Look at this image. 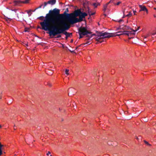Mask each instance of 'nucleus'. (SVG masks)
I'll use <instances>...</instances> for the list:
<instances>
[{
  "mask_svg": "<svg viewBox=\"0 0 156 156\" xmlns=\"http://www.w3.org/2000/svg\"><path fill=\"white\" fill-rule=\"evenodd\" d=\"M43 28L45 31H48L50 36H55L68 30L70 27V24L53 16L47 18L44 23Z\"/></svg>",
  "mask_w": 156,
  "mask_h": 156,
  "instance_id": "obj_1",
  "label": "nucleus"
},
{
  "mask_svg": "<svg viewBox=\"0 0 156 156\" xmlns=\"http://www.w3.org/2000/svg\"><path fill=\"white\" fill-rule=\"evenodd\" d=\"M69 12L68 8H67L66 11L62 14H60V10L55 8L53 9L52 11H50V14L52 15V16L58 18L63 21H66L67 23H69L70 16L68 15L70 13H67L66 12Z\"/></svg>",
  "mask_w": 156,
  "mask_h": 156,
  "instance_id": "obj_2",
  "label": "nucleus"
},
{
  "mask_svg": "<svg viewBox=\"0 0 156 156\" xmlns=\"http://www.w3.org/2000/svg\"><path fill=\"white\" fill-rule=\"evenodd\" d=\"M81 13V9H78L75 10L73 13L68 14V15H70L71 16L69 24H73L75 23L76 19H77L76 17L79 16Z\"/></svg>",
  "mask_w": 156,
  "mask_h": 156,
  "instance_id": "obj_3",
  "label": "nucleus"
},
{
  "mask_svg": "<svg viewBox=\"0 0 156 156\" xmlns=\"http://www.w3.org/2000/svg\"><path fill=\"white\" fill-rule=\"evenodd\" d=\"M52 11V10H50L49 11L48 13L46 14V16L45 17H44L43 16H41L38 18V19H39L43 21L42 22H41L40 23V24L41 26V28L39 26V27H38V28L41 29L42 30H44V29L43 28V27H44V26H43V25L44 26L43 24L45 22V20H46V19L47 18H49V17H51H51L52 16V15H51V14H50V11Z\"/></svg>",
  "mask_w": 156,
  "mask_h": 156,
  "instance_id": "obj_4",
  "label": "nucleus"
},
{
  "mask_svg": "<svg viewBox=\"0 0 156 156\" xmlns=\"http://www.w3.org/2000/svg\"><path fill=\"white\" fill-rule=\"evenodd\" d=\"M78 33H80L82 34L83 36H85L88 34H91L92 32L89 31L87 30V27H80L78 29Z\"/></svg>",
  "mask_w": 156,
  "mask_h": 156,
  "instance_id": "obj_5",
  "label": "nucleus"
},
{
  "mask_svg": "<svg viewBox=\"0 0 156 156\" xmlns=\"http://www.w3.org/2000/svg\"><path fill=\"white\" fill-rule=\"evenodd\" d=\"M87 15V13L85 12H81V13L79 16V19H76V21L75 22V23L83 21V19L85 18V16Z\"/></svg>",
  "mask_w": 156,
  "mask_h": 156,
  "instance_id": "obj_6",
  "label": "nucleus"
},
{
  "mask_svg": "<svg viewBox=\"0 0 156 156\" xmlns=\"http://www.w3.org/2000/svg\"><path fill=\"white\" fill-rule=\"evenodd\" d=\"M115 34L114 33H108L106 32L103 33L102 38H110L111 37H115Z\"/></svg>",
  "mask_w": 156,
  "mask_h": 156,
  "instance_id": "obj_7",
  "label": "nucleus"
},
{
  "mask_svg": "<svg viewBox=\"0 0 156 156\" xmlns=\"http://www.w3.org/2000/svg\"><path fill=\"white\" fill-rule=\"evenodd\" d=\"M122 26H120L119 27V28H118V29H123V31H126V30H129V29H130L131 30H132L133 32H135L137 31L139 29V27H138V29L137 30H133V29H131L129 27L127 26H124V27H121Z\"/></svg>",
  "mask_w": 156,
  "mask_h": 156,
  "instance_id": "obj_8",
  "label": "nucleus"
},
{
  "mask_svg": "<svg viewBox=\"0 0 156 156\" xmlns=\"http://www.w3.org/2000/svg\"><path fill=\"white\" fill-rule=\"evenodd\" d=\"M14 6H20V4L22 3V1L20 0H14L13 2Z\"/></svg>",
  "mask_w": 156,
  "mask_h": 156,
  "instance_id": "obj_9",
  "label": "nucleus"
},
{
  "mask_svg": "<svg viewBox=\"0 0 156 156\" xmlns=\"http://www.w3.org/2000/svg\"><path fill=\"white\" fill-rule=\"evenodd\" d=\"M23 12H20L19 13L17 14V16L18 19V21H20V20L23 19Z\"/></svg>",
  "mask_w": 156,
  "mask_h": 156,
  "instance_id": "obj_10",
  "label": "nucleus"
},
{
  "mask_svg": "<svg viewBox=\"0 0 156 156\" xmlns=\"http://www.w3.org/2000/svg\"><path fill=\"white\" fill-rule=\"evenodd\" d=\"M135 32L132 33V31H123V35H127L129 36L130 34H135Z\"/></svg>",
  "mask_w": 156,
  "mask_h": 156,
  "instance_id": "obj_11",
  "label": "nucleus"
},
{
  "mask_svg": "<svg viewBox=\"0 0 156 156\" xmlns=\"http://www.w3.org/2000/svg\"><path fill=\"white\" fill-rule=\"evenodd\" d=\"M139 7L141 9L140 10V11H146L147 13H148V10L145 6H142L141 5H139Z\"/></svg>",
  "mask_w": 156,
  "mask_h": 156,
  "instance_id": "obj_12",
  "label": "nucleus"
},
{
  "mask_svg": "<svg viewBox=\"0 0 156 156\" xmlns=\"http://www.w3.org/2000/svg\"><path fill=\"white\" fill-rule=\"evenodd\" d=\"M56 2V0H49L48 1V3L51 5H55Z\"/></svg>",
  "mask_w": 156,
  "mask_h": 156,
  "instance_id": "obj_13",
  "label": "nucleus"
},
{
  "mask_svg": "<svg viewBox=\"0 0 156 156\" xmlns=\"http://www.w3.org/2000/svg\"><path fill=\"white\" fill-rule=\"evenodd\" d=\"M102 34H103V32H99L98 31L96 32V34H95V35H96L98 36L97 37H102Z\"/></svg>",
  "mask_w": 156,
  "mask_h": 156,
  "instance_id": "obj_14",
  "label": "nucleus"
},
{
  "mask_svg": "<svg viewBox=\"0 0 156 156\" xmlns=\"http://www.w3.org/2000/svg\"><path fill=\"white\" fill-rule=\"evenodd\" d=\"M89 3V2L85 1V2H83V4L84 8H85L86 7H87V6H88Z\"/></svg>",
  "mask_w": 156,
  "mask_h": 156,
  "instance_id": "obj_15",
  "label": "nucleus"
},
{
  "mask_svg": "<svg viewBox=\"0 0 156 156\" xmlns=\"http://www.w3.org/2000/svg\"><path fill=\"white\" fill-rule=\"evenodd\" d=\"M95 35V34H92V35H91L90 36L87 35L85 37V40H91V38H92V36H93Z\"/></svg>",
  "mask_w": 156,
  "mask_h": 156,
  "instance_id": "obj_16",
  "label": "nucleus"
},
{
  "mask_svg": "<svg viewBox=\"0 0 156 156\" xmlns=\"http://www.w3.org/2000/svg\"><path fill=\"white\" fill-rule=\"evenodd\" d=\"M92 5L94 7V8H97L98 6L100 5V3L97 2L94 3L92 4Z\"/></svg>",
  "mask_w": 156,
  "mask_h": 156,
  "instance_id": "obj_17",
  "label": "nucleus"
},
{
  "mask_svg": "<svg viewBox=\"0 0 156 156\" xmlns=\"http://www.w3.org/2000/svg\"><path fill=\"white\" fill-rule=\"evenodd\" d=\"M115 33V36H119L121 35H123V31H119L118 32H116V33Z\"/></svg>",
  "mask_w": 156,
  "mask_h": 156,
  "instance_id": "obj_18",
  "label": "nucleus"
},
{
  "mask_svg": "<svg viewBox=\"0 0 156 156\" xmlns=\"http://www.w3.org/2000/svg\"><path fill=\"white\" fill-rule=\"evenodd\" d=\"M102 39V37H97L96 38V40L97 41V42H98L97 43H98V42H99L100 43H102L103 42V41H100V39Z\"/></svg>",
  "mask_w": 156,
  "mask_h": 156,
  "instance_id": "obj_19",
  "label": "nucleus"
},
{
  "mask_svg": "<svg viewBox=\"0 0 156 156\" xmlns=\"http://www.w3.org/2000/svg\"><path fill=\"white\" fill-rule=\"evenodd\" d=\"M85 11L86 12H87L88 13L91 12V11H90V9L88 6H87V7H86V8H85Z\"/></svg>",
  "mask_w": 156,
  "mask_h": 156,
  "instance_id": "obj_20",
  "label": "nucleus"
},
{
  "mask_svg": "<svg viewBox=\"0 0 156 156\" xmlns=\"http://www.w3.org/2000/svg\"><path fill=\"white\" fill-rule=\"evenodd\" d=\"M5 19L6 21L8 23L10 21H11L12 19L11 18H8V17H5Z\"/></svg>",
  "mask_w": 156,
  "mask_h": 156,
  "instance_id": "obj_21",
  "label": "nucleus"
},
{
  "mask_svg": "<svg viewBox=\"0 0 156 156\" xmlns=\"http://www.w3.org/2000/svg\"><path fill=\"white\" fill-rule=\"evenodd\" d=\"M107 6H108L107 5L105 4L104 5H103L104 9H103V10L104 12H105L106 11L107 9Z\"/></svg>",
  "mask_w": 156,
  "mask_h": 156,
  "instance_id": "obj_22",
  "label": "nucleus"
},
{
  "mask_svg": "<svg viewBox=\"0 0 156 156\" xmlns=\"http://www.w3.org/2000/svg\"><path fill=\"white\" fill-rule=\"evenodd\" d=\"M72 33H69V34L67 35L66 37V39H67L68 37H71V36H72Z\"/></svg>",
  "mask_w": 156,
  "mask_h": 156,
  "instance_id": "obj_23",
  "label": "nucleus"
},
{
  "mask_svg": "<svg viewBox=\"0 0 156 156\" xmlns=\"http://www.w3.org/2000/svg\"><path fill=\"white\" fill-rule=\"evenodd\" d=\"M48 4V2H44L43 4V9H44Z\"/></svg>",
  "mask_w": 156,
  "mask_h": 156,
  "instance_id": "obj_24",
  "label": "nucleus"
},
{
  "mask_svg": "<svg viewBox=\"0 0 156 156\" xmlns=\"http://www.w3.org/2000/svg\"><path fill=\"white\" fill-rule=\"evenodd\" d=\"M30 1V0H25L24 1H22V3L23 4H27L29 3V1Z\"/></svg>",
  "mask_w": 156,
  "mask_h": 156,
  "instance_id": "obj_25",
  "label": "nucleus"
},
{
  "mask_svg": "<svg viewBox=\"0 0 156 156\" xmlns=\"http://www.w3.org/2000/svg\"><path fill=\"white\" fill-rule=\"evenodd\" d=\"M132 16V14L131 13V12H129V14L126 15V16L127 17H130Z\"/></svg>",
  "mask_w": 156,
  "mask_h": 156,
  "instance_id": "obj_26",
  "label": "nucleus"
},
{
  "mask_svg": "<svg viewBox=\"0 0 156 156\" xmlns=\"http://www.w3.org/2000/svg\"><path fill=\"white\" fill-rule=\"evenodd\" d=\"M43 6V4L42 3V4H41L37 8H36L35 10H36V9H40L42 7V6Z\"/></svg>",
  "mask_w": 156,
  "mask_h": 156,
  "instance_id": "obj_27",
  "label": "nucleus"
},
{
  "mask_svg": "<svg viewBox=\"0 0 156 156\" xmlns=\"http://www.w3.org/2000/svg\"><path fill=\"white\" fill-rule=\"evenodd\" d=\"M69 33H68L66 31H64L63 33H62V34H63L65 35L66 36L67 35L69 34Z\"/></svg>",
  "mask_w": 156,
  "mask_h": 156,
  "instance_id": "obj_28",
  "label": "nucleus"
},
{
  "mask_svg": "<svg viewBox=\"0 0 156 156\" xmlns=\"http://www.w3.org/2000/svg\"><path fill=\"white\" fill-rule=\"evenodd\" d=\"M69 70L68 69H66L65 70V73L66 74L68 75H69Z\"/></svg>",
  "mask_w": 156,
  "mask_h": 156,
  "instance_id": "obj_29",
  "label": "nucleus"
},
{
  "mask_svg": "<svg viewBox=\"0 0 156 156\" xmlns=\"http://www.w3.org/2000/svg\"><path fill=\"white\" fill-rule=\"evenodd\" d=\"M79 34V35L80 37H79V39H80L81 38H82L83 37V35L82 34L80 33H78Z\"/></svg>",
  "mask_w": 156,
  "mask_h": 156,
  "instance_id": "obj_30",
  "label": "nucleus"
},
{
  "mask_svg": "<svg viewBox=\"0 0 156 156\" xmlns=\"http://www.w3.org/2000/svg\"><path fill=\"white\" fill-rule=\"evenodd\" d=\"M121 3V2H118L117 3H114V4L115 5H119Z\"/></svg>",
  "mask_w": 156,
  "mask_h": 156,
  "instance_id": "obj_31",
  "label": "nucleus"
},
{
  "mask_svg": "<svg viewBox=\"0 0 156 156\" xmlns=\"http://www.w3.org/2000/svg\"><path fill=\"white\" fill-rule=\"evenodd\" d=\"M72 105H73L72 106H71V107L73 106V107H76L77 106L76 105V104L74 103L73 104H72Z\"/></svg>",
  "mask_w": 156,
  "mask_h": 156,
  "instance_id": "obj_32",
  "label": "nucleus"
},
{
  "mask_svg": "<svg viewBox=\"0 0 156 156\" xmlns=\"http://www.w3.org/2000/svg\"><path fill=\"white\" fill-rule=\"evenodd\" d=\"M90 16H92L94 15L95 14V12L92 13L91 12L89 13Z\"/></svg>",
  "mask_w": 156,
  "mask_h": 156,
  "instance_id": "obj_33",
  "label": "nucleus"
},
{
  "mask_svg": "<svg viewBox=\"0 0 156 156\" xmlns=\"http://www.w3.org/2000/svg\"><path fill=\"white\" fill-rule=\"evenodd\" d=\"M124 12H125V10H124L123 11V16L122 17V18H125L126 17V15H124Z\"/></svg>",
  "mask_w": 156,
  "mask_h": 156,
  "instance_id": "obj_34",
  "label": "nucleus"
},
{
  "mask_svg": "<svg viewBox=\"0 0 156 156\" xmlns=\"http://www.w3.org/2000/svg\"><path fill=\"white\" fill-rule=\"evenodd\" d=\"M136 139L137 140H138L140 139H141V136H139V137H136Z\"/></svg>",
  "mask_w": 156,
  "mask_h": 156,
  "instance_id": "obj_35",
  "label": "nucleus"
},
{
  "mask_svg": "<svg viewBox=\"0 0 156 156\" xmlns=\"http://www.w3.org/2000/svg\"><path fill=\"white\" fill-rule=\"evenodd\" d=\"M144 143L147 145H148V146L150 145V144H149V143L147 142L146 141H144Z\"/></svg>",
  "mask_w": 156,
  "mask_h": 156,
  "instance_id": "obj_36",
  "label": "nucleus"
},
{
  "mask_svg": "<svg viewBox=\"0 0 156 156\" xmlns=\"http://www.w3.org/2000/svg\"><path fill=\"white\" fill-rule=\"evenodd\" d=\"M115 21H116V22H122V21H123V20H122V19H120V20H115Z\"/></svg>",
  "mask_w": 156,
  "mask_h": 156,
  "instance_id": "obj_37",
  "label": "nucleus"
},
{
  "mask_svg": "<svg viewBox=\"0 0 156 156\" xmlns=\"http://www.w3.org/2000/svg\"><path fill=\"white\" fill-rule=\"evenodd\" d=\"M11 10L12 11H13L14 12H16V11L18 10L17 9H11Z\"/></svg>",
  "mask_w": 156,
  "mask_h": 156,
  "instance_id": "obj_38",
  "label": "nucleus"
},
{
  "mask_svg": "<svg viewBox=\"0 0 156 156\" xmlns=\"http://www.w3.org/2000/svg\"><path fill=\"white\" fill-rule=\"evenodd\" d=\"M57 35V36L56 37V38H59L61 37V35H60L59 34H58Z\"/></svg>",
  "mask_w": 156,
  "mask_h": 156,
  "instance_id": "obj_39",
  "label": "nucleus"
},
{
  "mask_svg": "<svg viewBox=\"0 0 156 156\" xmlns=\"http://www.w3.org/2000/svg\"><path fill=\"white\" fill-rule=\"evenodd\" d=\"M28 30H29V29H28V28H25V29L24 31H25V32H28Z\"/></svg>",
  "mask_w": 156,
  "mask_h": 156,
  "instance_id": "obj_40",
  "label": "nucleus"
},
{
  "mask_svg": "<svg viewBox=\"0 0 156 156\" xmlns=\"http://www.w3.org/2000/svg\"><path fill=\"white\" fill-rule=\"evenodd\" d=\"M115 0H110V2H111V3H114V1Z\"/></svg>",
  "mask_w": 156,
  "mask_h": 156,
  "instance_id": "obj_41",
  "label": "nucleus"
},
{
  "mask_svg": "<svg viewBox=\"0 0 156 156\" xmlns=\"http://www.w3.org/2000/svg\"><path fill=\"white\" fill-rule=\"evenodd\" d=\"M50 154H51V152L50 151H48L47 154V155H48Z\"/></svg>",
  "mask_w": 156,
  "mask_h": 156,
  "instance_id": "obj_42",
  "label": "nucleus"
},
{
  "mask_svg": "<svg viewBox=\"0 0 156 156\" xmlns=\"http://www.w3.org/2000/svg\"><path fill=\"white\" fill-rule=\"evenodd\" d=\"M133 12L134 15H136V14H135V13L136 12V11L133 10Z\"/></svg>",
  "mask_w": 156,
  "mask_h": 156,
  "instance_id": "obj_43",
  "label": "nucleus"
},
{
  "mask_svg": "<svg viewBox=\"0 0 156 156\" xmlns=\"http://www.w3.org/2000/svg\"><path fill=\"white\" fill-rule=\"evenodd\" d=\"M89 43H90L89 41H87L86 43H84V44H87Z\"/></svg>",
  "mask_w": 156,
  "mask_h": 156,
  "instance_id": "obj_44",
  "label": "nucleus"
},
{
  "mask_svg": "<svg viewBox=\"0 0 156 156\" xmlns=\"http://www.w3.org/2000/svg\"><path fill=\"white\" fill-rule=\"evenodd\" d=\"M110 3H111V2H110V1L108 2V3H107L106 4H105V5H107L108 6V4Z\"/></svg>",
  "mask_w": 156,
  "mask_h": 156,
  "instance_id": "obj_45",
  "label": "nucleus"
},
{
  "mask_svg": "<svg viewBox=\"0 0 156 156\" xmlns=\"http://www.w3.org/2000/svg\"><path fill=\"white\" fill-rule=\"evenodd\" d=\"M70 89L72 90L71 91L73 92L75 90V89L73 88H71Z\"/></svg>",
  "mask_w": 156,
  "mask_h": 156,
  "instance_id": "obj_46",
  "label": "nucleus"
},
{
  "mask_svg": "<svg viewBox=\"0 0 156 156\" xmlns=\"http://www.w3.org/2000/svg\"><path fill=\"white\" fill-rule=\"evenodd\" d=\"M156 34V32H155V33H153L152 34V35H155Z\"/></svg>",
  "mask_w": 156,
  "mask_h": 156,
  "instance_id": "obj_47",
  "label": "nucleus"
},
{
  "mask_svg": "<svg viewBox=\"0 0 156 156\" xmlns=\"http://www.w3.org/2000/svg\"><path fill=\"white\" fill-rule=\"evenodd\" d=\"M14 130H16V126H15V125H14Z\"/></svg>",
  "mask_w": 156,
  "mask_h": 156,
  "instance_id": "obj_48",
  "label": "nucleus"
},
{
  "mask_svg": "<svg viewBox=\"0 0 156 156\" xmlns=\"http://www.w3.org/2000/svg\"><path fill=\"white\" fill-rule=\"evenodd\" d=\"M25 45H26L27 46H28V44L27 43V44H25Z\"/></svg>",
  "mask_w": 156,
  "mask_h": 156,
  "instance_id": "obj_49",
  "label": "nucleus"
},
{
  "mask_svg": "<svg viewBox=\"0 0 156 156\" xmlns=\"http://www.w3.org/2000/svg\"><path fill=\"white\" fill-rule=\"evenodd\" d=\"M154 17H156V16H155V15H154Z\"/></svg>",
  "mask_w": 156,
  "mask_h": 156,
  "instance_id": "obj_50",
  "label": "nucleus"
},
{
  "mask_svg": "<svg viewBox=\"0 0 156 156\" xmlns=\"http://www.w3.org/2000/svg\"><path fill=\"white\" fill-rule=\"evenodd\" d=\"M2 128V126L0 125V129Z\"/></svg>",
  "mask_w": 156,
  "mask_h": 156,
  "instance_id": "obj_51",
  "label": "nucleus"
},
{
  "mask_svg": "<svg viewBox=\"0 0 156 156\" xmlns=\"http://www.w3.org/2000/svg\"><path fill=\"white\" fill-rule=\"evenodd\" d=\"M154 9H155V10H156V8H154Z\"/></svg>",
  "mask_w": 156,
  "mask_h": 156,
  "instance_id": "obj_52",
  "label": "nucleus"
},
{
  "mask_svg": "<svg viewBox=\"0 0 156 156\" xmlns=\"http://www.w3.org/2000/svg\"><path fill=\"white\" fill-rule=\"evenodd\" d=\"M73 40H71V42H73Z\"/></svg>",
  "mask_w": 156,
  "mask_h": 156,
  "instance_id": "obj_53",
  "label": "nucleus"
},
{
  "mask_svg": "<svg viewBox=\"0 0 156 156\" xmlns=\"http://www.w3.org/2000/svg\"><path fill=\"white\" fill-rule=\"evenodd\" d=\"M147 37H144V38H146Z\"/></svg>",
  "mask_w": 156,
  "mask_h": 156,
  "instance_id": "obj_54",
  "label": "nucleus"
},
{
  "mask_svg": "<svg viewBox=\"0 0 156 156\" xmlns=\"http://www.w3.org/2000/svg\"><path fill=\"white\" fill-rule=\"evenodd\" d=\"M104 15L105 16H106V15L105 14H104Z\"/></svg>",
  "mask_w": 156,
  "mask_h": 156,
  "instance_id": "obj_55",
  "label": "nucleus"
},
{
  "mask_svg": "<svg viewBox=\"0 0 156 156\" xmlns=\"http://www.w3.org/2000/svg\"><path fill=\"white\" fill-rule=\"evenodd\" d=\"M78 47H76V49H77V48H78Z\"/></svg>",
  "mask_w": 156,
  "mask_h": 156,
  "instance_id": "obj_56",
  "label": "nucleus"
},
{
  "mask_svg": "<svg viewBox=\"0 0 156 156\" xmlns=\"http://www.w3.org/2000/svg\"><path fill=\"white\" fill-rule=\"evenodd\" d=\"M1 98V97L0 96V99Z\"/></svg>",
  "mask_w": 156,
  "mask_h": 156,
  "instance_id": "obj_57",
  "label": "nucleus"
},
{
  "mask_svg": "<svg viewBox=\"0 0 156 156\" xmlns=\"http://www.w3.org/2000/svg\"><path fill=\"white\" fill-rule=\"evenodd\" d=\"M6 0H3L4 1H6Z\"/></svg>",
  "mask_w": 156,
  "mask_h": 156,
  "instance_id": "obj_58",
  "label": "nucleus"
},
{
  "mask_svg": "<svg viewBox=\"0 0 156 156\" xmlns=\"http://www.w3.org/2000/svg\"><path fill=\"white\" fill-rule=\"evenodd\" d=\"M70 51L71 52H73V51Z\"/></svg>",
  "mask_w": 156,
  "mask_h": 156,
  "instance_id": "obj_59",
  "label": "nucleus"
},
{
  "mask_svg": "<svg viewBox=\"0 0 156 156\" xmlns=\"http://www.w3.org/2000/svg\"><path fill=\"white\" fill-rule=\"evenodd\" d=\"M50 156H52V155H50Z\"/></svg>",
  "mask_w": 156,
  "mask_h": 156,
  "instance_id": "obj_60",
  "label": "nucleus"
}]
</instances>
